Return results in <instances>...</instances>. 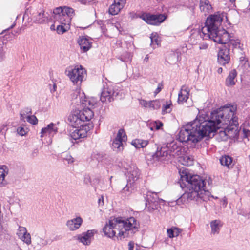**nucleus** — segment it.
<instances>
[{
  "instance_id": "obj_1",
  "label": "nucleus",
  "mask_w": 250,
  "mask_h": 250,
  "mask_svg": "<svg viewBox=\"0 0 250 250\" xmlns=\"http://www.w3.org/2000/svg\"><path fill=\"white\" fill-rule=\"evenodd\" d=\"M236 111L235 106L226 105L212 111L209 120L196 119L188 123L181 128L178 134L179 141L196 143L220 128H224V133L228 137H236L239 131Z\"/></svg>"
},
{
  "instance_id": "obj_2",
  "label": "nucleus",
  "mask_w": 250,
  "mask_h": 250,
  "mask_svg": "<svg viewBox=\"0 0 250 250\" xmlns=\"http://www.w3.org/2000/svg\"><path fill=\"white\" fill-rule=\"evenodd\" d=\"M226 16L224 13L217 12L208 18L205 26L202 28V34L200 36L204 39H210L214 42L220 44H226L229 42V50L231 48L238 49L242 51L243 45L238 39H235L224 29H220L219 26L224 17Z\"/></svg>"
},
{
  "instance_id": "obj_3",
  "label": "nucleus",
  "mask_w": 250,
  "mask_h": 250,
  "mask_svg": "<svg viewBox=\"0 0 250 250\" xmlns=\"http://www.w3.org/2000/svg\"><path fill=\"white\" fill-rule=\"evenodd\" d=\"M139 227V222L133 217L126 219L111 217L103 228L102 231L109 238H125L138 231Z\"/></svg>"
},
{
  "instance_id": "obj_4",
  "label": "nucleus",
  "mask_w": 250,
  "mask_h": 250,
  "mask_svg": "<svg viewBox=\"0 0 250 250\" xmlns=\"http://www.w3.org/2000/svg\"><path fill=\"white\" fill-rule=\"evenodd\" d=\"M180 174L181 187L182 188H187L188 191H186L177 200L178 202H185L184 200L187 199L188 202L192 200L201 202V201L199 200L200 197L199 192L202 191H206L205 181L198 175H190L186 170L180 171Z\"/></svg>"
},
{
  "instance_id": "obj_5",
  "label": "nucleus",
  "mask_w": 250,
  "mask_h": 250,
  "mask_svg": "<svg viewBox=\"0 0 250 250\" xmlns=\"http://www.w3.org/2000/svg\"><path fill=\"white\" fill-rule=\"evenodd\" d=\"M70 125L75 129L71 133V137L74 140L87 136L89 126L84 123L78 111H76L68 117Z\"/></svg>"
},
{
  "instance_id": "obj_6",
  "label": "nucleus",
  "mask_w": 250,
  "mask_h": 250,
  "mask_svg": "<svg viewBox=\"0 0 250 250\" xmlns=\"http://www.w3.org/2000/svg\"><path fill=\"white\" fill-rule=\"evenodd\" d=\"M65 73L72 83L76 85L81 84L86 75V71L81 66L67 68Z\"/></svg>"
},
{
  "instance_id": "obj_7",
  "label": "nucleus",
  "mask_w": 250,
  "mask_h": 250,
  "mask_svg": "<svg viewBox=\"0 0 250 250\" xmlns=\"http://www.w3.org/2000/svg\"><path fill=\"white\" fill-rule=\"evenodd\" d=\"M74 13V10L70 7H57L54 10V19L62 21L70 22L71 17Z\"/></svg>"
},
{
  "instance_id": "obj_8",
  "label": "nucleus",
  "mask_w": 250,
  "mask_h": 250,
  "mask_svg": "<svg viewBox=\"0 0 250 250\" xmlns=\"http://www.w3.org/2000/svg\"><path fill=\"white\" fill-rule=\"evenodd\" d=\"M118 93L116 92L112 86H104L101 93L100 100L103 103H110L114 100Z\"/></svg>"
},
{
  "instance_id": "obj_9",
  "label": "nucleus",
  "mask_w": 250,
  "mask_h": 250,
  "mask_svg": "<svg viewBox=\"0 0 250 250\" xmlns=\"http://www.w3.org/2000/svg\"><path fill=\"white\" fill-rule=\"evenodd\" d=\"M140 18L148 24L157 25L165 21L166 16L164 14L152 15L145 14H143Z\"/></svg>"
},
{
  "instance_id": "obj_10",
  "label": "nucleus",
  "mask_w": 250,
  "mask_h": 250,
  "mask_svg": "<svg viewBox=\"0 0 250 250\" xmlns=\"http://www.w3.org/2000/svg\"><path fill=\"white\" fill-rule=\"evenodd\" d=\"M72 98L76 100V103L81 104L83 107H88L91 109L96 104L95 102L86 99L84 93H81L79 90H76L73 93Z\"/></svg>"
},
{
  "instance_id": "obj_11",
  "label": "nucleus",
  "mask_w": 250,
  "mask_h": 250,
  "mask_svg": "<svg viewBox=\"0 0 250 250\" xmlns=\"http://www.w3.org/2000/svg\"><path fill=\"white\" fill-rule=\"evenodd\" d=\"M96 232L97 231L95 229L88 230L86 232L77 235L74 238L83 245L89 246L91 244L92 238Z\"/></svg>"
},
{
  "instance_id": "obj_12",
  "label": "nucleus",
  "mask_w": 250,
  "mask_h": 250,
  "mask_svg": "<svg viewBox=\"0 0 250 250\" xmlns=\"http://www.w3.org/2000/svg\"><path fill=\"white\" fill-rule=\"evenodd\" d=\"M127 136L124 129H120L117 136L112 143L113 149L117 151H120L123 149V142H125Z\"/></svg>"
},
{
  "instance_id": "obj_13",
  "label": "nucleus",
  "mask_w": 250,
  "mask_h": 250,
  "mask_svg": "<svg viewBox=\"0 0 250 250\" xmlns=\"http://www.w3.org/2000/svg\"><path fill=\"white\" fill-rule=\"evenodd\" d=\"M125 169L126 170V175L128 177L127 181L129 183H134L139 178L140 172L138 168L134 165L127 166L125 167Z\"/></svg>"
},
{
  "instance_id": "obj_14",
  "label": "nucleus",
  "mask_w": 250,
  "mask_h": 250,
  "mask_svg": "<svg viewBox=\"0 0 250 250\" xmlns=\"http://www.w3.org/2000/svg\"><path fill=\"white\" fill-rule=\"evenodd\" d=\"M230 60L229 49L226 46L220 48L218 53V62L221 65L228 63Z\"/></svg>"
},
{
  "instance_id": "obj_15",
  "label": "nucleus",
  "mask_w": 250,
  "mask_h": 250,
  "mask_svg": "<svg viewBox=\"0 0 250 250\" xmlns=\"http://www.w3.org/2000/svg\"><path fill=\"white\" fill-rule=\"evenodd\" d=\"M171 154L167 150V148L165 147H157L156 152L152 155V158L154 161H162L166 160L168 156ZM174 156V154H172Z\"/></svg>"
},
{
  "instance_id": "obj_16",
  "label": "nucleus",
  "mask_w": 250,
  "mask_h": 250,
  "mask_svg": "<svg viewBox=\"0 0 250 250\" xmlns=\"http://www.w3.org/2000/svg\"><path fill=\"white\" fill-rule=\"evenodd\" d=\"M126 0H114V2L109 6L108 12L112 15H116L123 9Z\"/></svg>"
},
{
  "instance_id": "obj_17",
  "label": "nucleus",
  "mask_w": 250,
  "mask_h": 250,
  "mask_svg": "<svg viewBox=\"0 0 250 250\" xmlns=\"http://www.w3.org/2000/svg\"><path fill=\"white\" fill-rule=\"evenodd\" d=\"M16 234L18 237L27 245H28L31 244V236L30 234L27 232L26 228L19 226Z\"/></svg>"
},
{
  "instance_id": "obj_18",
  "label": "nucleus",
  "mask_w": 250,
  "mask_h": 250,
  "mask_svg": "<svg viewBox=\"0 0 250 250\" xmlns=\"http://www.w3.org/2000/svg\"><path fill=\"white\" fill-rule=\"evenodd\" d=\"M83 219L81 217H77L70 220H68L66 225L70 231H75L81 227L83 223Z\"/></svg>"
},
{
  "instance_id": "obj_19",
  "label": "nucleus",
  "mask_w": 250,
  "mask_h": 250,
  "mask_svg": "<svg viewBox=\"0 0 250 250\" xmlns=\"http://www.w3.org/2000/svg\"><path fill=\"white\" fill-rule=\"evenodd\" d=\"M78 43L81 49L84 52L87 51L91 47V40L84 36L80 37L78 40Z\"/></svg>"
},
{
  "instance_id": "obj_20",
  "label": "nucleus",
  "mask_w": 250,
  "mask_h": 250,
  "mask_svg": "<svg viewBox=\"0 0 250 250\" xmlns=\"http://www.w3.org/2000/svg\"><path fill=\"white\" fill-rule=\"evenodd\" d=\"M45 236H42L39 235H35L33 239V246L37 250L40 249L42 247L45 246L47 244V241L45 239Z\"/></svg>"
},
{
  "instance_id": "obj_21",
  "label": "nucleus",
  "mask_w": 250,
  "mask_h": 250,
  "mask_svg": "<svg viewBox=\"0 0 250 250\" xmlns=\"http://www.w3.org/2000/svg\"><path fill=\"white\" fill-rule=\"evenodd\" d=\"M58 132V128L56 125L53 123L49 124L46 127L42 128L41 132V137H42L46 134H48L50 136H54Z\"/></svg>"
},
{
  "instance_id": "obj_22",
  "label": "nucleus",
  "mask_w": 250,
  "mask_h": 250,
  "mask_svg": "<svg viewBox=\"0 0 250 250\" xmlns=\"http://www.w3.org/2000/svg\"><path fill=\"white\" fill-rule=\"evenodd\" d=\"M189 89L185 86H183L178 94V102L179 104H183L188 99Z\"/></svg>"
},
{
  "instance_id": "obj_23",
  "label": "nucleus",
  "mask_w": 250,
  "mask_h": 250,
  "mask_svg": "<svg viewBox=\"0 0 250 250\" xmlns=\"http://www.w3.org/2000/svg\"><path fill=\"white\" fill-rule=\"evenodd\" d=\"M60 23L57 26L56 31L58 34H62L69 29L70 22L62 21L61 20H55L54 23Z\"/></svg>"
},
{
  "instance_id": "obj_24",
  "label": "nucleus",
  "mask_w": 250,
  "mask_h": 250,
  "mask_svg": "<svg viewBox=\"0 0 250 250\" xmlns=\"http://www.w3.org/2000/svg\"><path fill=\"white\" fill-rule=\"evenodd\" d=\"M80 114L83 121H88L90 120L94 116V113L91 109L87 107V108L83 107V110L78 111Z\"/></svg>"
},
{
  "instance_id": "obj_25",
  "label": "nucleus",
  "mask_w": 250,
  "mask_h": 250,
  "mask_svg": "<svg viewBox=\"0 0 250 250\" xmlns=\"http://www.w3.org/2000/svg\"><path fill=\"white\" fill-rule=\"evenodd\" d=\"M237 73L235 69L231 70L227 77L225 83L228 86H233L235 84L236 80V77L237 76Z\"/></svg>"
},
{
  "instance_id": "obj_26",
  "label": "nucleus",
  "mask_w": 250,
  "mask_h": 250,
  "mask_svg": "<svg viewBox=\"0 0 250 250\" xmlns=\"http://www.w3.org/2000/svg\"><path fill=\"white\" fill-rule=\"evenodd\" d=\"M211 234L215 235L219 234L223 224L220 220H214L210 222Z\"/></svg>"
},
{
  "instance_id": "obj_27",
  "label": "nucleus",
  "mask_w": 250,
  "mask_h": 250,
  "mask_svg": "<svg viewBox=\"0 0 250 250\" xmlns=\"http://www.w3.org/2000/svg\"><path fill=\"white\" fill-rule=\"evenodd\" d=\"M146 198V203H160L165 201L158 197L157 194L155 193H148Z\"/></svg>"
},
{
  "instance_id": "obj_28",
  "label": "nucleus",
  "mask_w": 250,
  "mask_h": 250,
  "mask_svg": "<svg viewBox=\"0 0 250 250\" xmlns=\"http://www.w3.org/2000/svg\"><path fill=\"white\" fill-rule=\"evenodd\" d=\"M7 168L6 166H0V185L4 186L6 184L5 177L8 174Z\"/></svg>"
},
{
  "instance_id": "obj_29",
  "label": "nucleus",
  "mask_w": 250,
  "mask_h": 250,
  "mask_svg": "<svg viewBox=\"0 0 250 250\" xmlns=\"http://www.w3.org/2000/svg\"><path fill=\"white\" fill-rule=\"evenodd\" d=\"M200 9L205 13H208L211 9V6L208 0H200Z\"/></svg>"
},
{
  "instance_id": "obj_30",
  "label": "nucleus",
  "mask_w": 250,
  "mask_h": 250,
  "mask_svg": "<svg viewBox=\"0 0 250 250\" xmlns=\"http://www.w3.org/2000/svg\"><path fill=\"white\" fill-rule=\"evenodd\" d=\"M220 162L222 166L229 167L232 162V158L228 155L222 156L220 159Z\"/></svg>"
},
{
  "instance_id": "obj_31",
  "label": "nucleus",
  "mask_w": 250,
  "mask_h": 250,
  "mask_svg": "<svg viewBox=\"0 0 250 250\" xmlns=\"http://www.w3.org/2000/svg\"><path fill=\"white\" fill-rule=\"evenodd\" d=\"M131 144L135 147L140 148L146 146L148 144V141L141 139H135L132 141Z\"/></svg>"
},
{
  "instance_id": "obj_32",
  "label": "nucleus",
  "mask_w": 250,
  "mask_h": 250,
  "mask_svg": "<svg viewBox=\"0 0 250 250\" xmlns=\"http://www.w3.org/2000/svg\"><path fill=\"white\" fill-rule=\"evenodd\" d=\"M35 21L38 23H42L47 21L48 19L44 15V11L43 10L39 12L37 16H35Z\"/></svg>"
},
{
  "instance_id": "obj_33",
  "label": "nucleus",
  "mask_w": 250,
  "mask_h": 250,
  "mask_svg": "<svg viewBox=\"0 0 250 250\" xmlns=\"http://www.w3.org/2000/svg\"><path fill=\"white\" fill-rule=\"evenodd\" d=\"M151 45L153 48H156L160 44V41L156 33H152L150 36Z\"/></svg>"
},
{
  "instance_id": "obj_34",
  "label": "nucleus",
  "mask_w": 250,
  "mask_h": 250,
  "mask_svg": "<svg viewBox=\"0 0 250 250\" xmlns=\"http://www.w3.org/2000/svg\"><path fill=\"white\" fill-rule=\"evenodd\" d=\"M161 103L159 100H153L148 102V107L152 110H157L160 108Z\"/></svg>"
},
{
  "instance_id": "obj_35",
  "label": "nucleus",
  "mask_w": 250,
  "mask_h": 250,
  "mask_svg": "<svg viewBox=\"0 0 250 250\" xmlns=\"http://www.w3.org/2000/svg\"><path fill=\"white\" fill-rule=\"evenodd\" d=\"M182 164L189 166L193 165V158L189 156L186 155L183 158Z\"/></svg>"
},
{
  "instance_id": "obj_36",
  "label": "nucleus",
  "mask_w": 250,
  "mask_h": 250,
  "mask_svg": "<svg viewBox=\"0 0 250 250\" xmlns=\"http://www.w3.org/2000/svg\"><path fill=\"white\" fill-rule=\"evenodd\" d=\"M158 204H146L145 209L146 211L152 212L153 210L157 209Z\"/></svg>"
},
{
  "instance_id": "obj_37",
  "label": "nucleus",
  "mask_w": 250,
  "mask_h": 250,
  "mask_svg": "<svg viewBox=\"0 0 250 250\" xmlns=\"http://www.w3.org/2000/svg\"><path fill=\"white\" fill-rule=\"evenodd\" d=\"M172 106V103L171 101L166 102V105H164L162 109V113H169L171 111V106Z\"/></svg>"
},
{
  "instance_id": "obj_38",
  "label": "nucleus",
  "mask_w": 250,
  "mask_h": 250,
  "mask_svg": "<svg viewBox=\"0 0 250 250\" xmlns=\"http://www.w3.org/2000/svg\"><path fill=\"white\" fill-rule=\"evenodd\" d=\"M27 121L33 125H36L38 123V119L34 115H28L27 116Z\"/></svg>"
},
{
  "instance_id": "obj_39",
  "label": "nucleus",
  "mask_w": 250,
  "mask_h": 250,
  "mask_svg": "<svg viewBox=\"0 0 250 250\" xmlns=\"http://www.w3.org/2000/svg\"><path fill=\"white\" fill-rule=\"evenodd\" d=\"M17 131L19 135L21 136H24L27 133L28 129L27 128H25L23 127L20 126L17 128Z\"/></svg>"
},
{
  "instance_id": "obj_40",
  "label": "nucleus",
  "mask_w": 250,
  "mask_h": 250,
  "mask_svg": "<svg viewBox=\"0 0 250 250\" xmlns=\"http://www.w3.org/2000/svg\"><path fill=\"white\" fill-rule=\"evenodd\" d=\"M133 183H129L128 181H127V184L126 186L123 189L122 192L126 194V192H129L130 191L129 188H131V186Z\"/></svg>"
},
{
  "instance_id": "obj_41",
  "label": "nucleus",
  "mask_w": 250,
  "mask_h": 250,
  "mask_svg": "<svg viewBox=\"0 0 250 250\" xmlns=\"http://www.w3.org/2000/svg\"><path fill=\"white\" fill-rule=\"evenodd\" d=\"M151 125H153V126H155V129L156 130L159 129L161 128V127L163 126L162 123L160 122H152Z\"/></svg>"
},
{
  "instance_id": "obj_42",
  "label": "nucleus",
  "mask_w": 250,
  "mask_h": 250,
  "mask_svg": "<svg viewBox=\"0 0 250 250\" xmlns=\"http://www.w3.org/2000/svg\"><path fill=\"white\" fill-rule=\"evenodd\" d=\"M167 234L168 236L170 238H172L174 237V231H173V227L170 228V229H167Z\"/></svg>"
},
{
  "instance_id": "obj_43",
  "label": "nucleus",
  "mask_w": 250,
  "mask_h": 250,
  "mask_svg": "<svg viewBox=\"0 0 250 250\" xmlns=\"http://www.w3.org/2000/svg\"><path fill=\"white\" fill-rule=\"evenodd\" d=\"M208 44L206 42H202L199 44V49L200 50H206L208 47Z\"/></svg>"
},
{
  "instance_id": "obj_44",
  "label": "nucleus",
  "mask_w": 250,
  "mask_h": 250,
  "mask_svg": "<svg viewBox=\"0 0 250 250\" xmlns=\"http://www.w3.org/2000/svg\"><path fill=\"white\" fill-rule=\"evenodd\" d=\"M173 231H174V237H177L180 233L181 232L182 230L180 229L176 228V227H173Z\"/></svg>"
},
{
  "instance_id": "obj_45",
  "label": "nucleus",
  "mask_w": 250,
  "mask_h": 250,
  "mask_svg": "<svg viewBox=\"0 0 250 250\" xmlns=\"http://www.w3.org/2000/svg\"><path fill=\"white\" fill-rule=\"evenodd\" d=\"M140 104L144 107H148V102L145 100H140Z\"/></svg>"
},
{
  "instance_id": "obj_46",
  "label": "nucleus",
  "mask_w": 250,
  "mask_h": 250,
  "mask_svg": "<svg viewBox=\"0 0 250 250\" xmlns=\"http://www.w3.org/2000/svg\"><path fill=\"white\" fill-rule=\"evenodd\" d=\"M68 163H72L74 162V159L69 155H66V157L64 158Z\"/></svg>"
},
{
  "instance_id": "obj_47",
  "label": "nucleus",
  "mask_w": 250,
  "mask_h": 250,
  "mask_svg": "<svg viewBox=\"0 0 250 250\" xmlns=\"http://www.w3.org/2000/svg\"><path fill=\"white\" fill-rule=\"evenodd\" d=\"M26 115L24 111H21L20 113L21 120L24 121L25 118H27Z\"/></svg>"
},
{
  "instance_id": "obj_48",
  "label": "nucleus",
  "mask_w": 250,
  "mask_h": 250,
  "mask_svg": "<svg viewBox=\"0 0 250 250\" xmlns=\"http://www.w3.org/2000/svg\"><path fill=\"white\" fill-rule=\"evenodd\" d=\"M170 58H171V59L174 60V61H173V62H176L177 60V56L174 53H172L170 54L169 56V59Z\"/></svg>"
},
{
  "instance_id": "obj_49",
  "label": "nucleus",
  "mask_w": 250,
  "mask_h": 250,
  "mask_svg": "<svg viewBox=\"0 0 250 250\" xmlns=\"http://www.w3.org/2000/svg\"><path fill=\"white\" fill-rule=\"evenodd\" d=\"M162 84H159L158 86V87L157 88V89H156L155 91V95H156L157 94H158V93H159L161 89H162Z\"/></svg>"
},
{
  "instance_id": "obj_50",
  "label": "nucleus",
  "mask_w": 250,
  "mask_h": 250,
  "mask_svg": "<svg viewBox=\"0 0 250 250\" xmlns=\"http://www.w3.org/2000/svg\"><path fill=\"white\" fill-rule=\"evenodd\" d=\"M22 111H24L26 115H27L31 114V113H32L31 109L30 108H28L24 109Z\"/></svg>"
},
{
  "instance_id": "obj_51",
  "label": "nucleus",
  "mask_w": 250,
  "mask_h": 250,
  "mask_svg": "<svg viewBox=\"0 0 250 250\" xmlns=\"http://www.w3.org/2000/svg\"><path fill=\"white\" fill-rule=\"evenodd\" d=\"M128 250H133L134 243L132 242H129L128 243Z\"/></svg>"
},
{
  "instance_id": "obj_52",
  "label": "nucleus",
  "mask_w": 250,
  "mask_h": 250,
  "mask_svg": "<svg viewBox=\"0 0 250 250\" xmlns=\"http://www.w3.org/2000/svg\"><path fill=\"white\" fill-rule=\"evenodd\" d=\"M84 181L85 183H86L87 184L90 182V177L89 176H87L85 177Z\"/></svg>"
},
{
  "instance_id": "obj_53",
  "label": "nucleus",
  "mask_w": 250,
  "mask_h": 250,
  "mask_svg": "<svg viewBox=\"0 0 250 250\" xmlns=\"http://www.w3.org/2000/svg\"><path fill=\"white\" fill-rule=\"evenodd\" d=\"M152 122L150 124H148V126L149 127L150 129L151 130H153L154 128H155V126H153V125H151Z\"/></svg>"
},
{
  "instance_id": "obj_54",
  "label": "nucleus",
  "mask_w": 250,
  "mask_h": 250,
  "mask_svg": "<svg viewBox=\"0 0 250 250\" xmlns=\"http://www.w3.org/2000/svg\"><path fill=\"white\" fill-rule=\"evenodd\" d=\"M222 71H223V69L221 67H220L217 70V72L219 73V74H221L222 72Z\"/></svg>"
},
{
  "instance_id": "obj_55",
  "label": "nucleus",
  "mask_w": 250,
  "mask_h": 250,
  "mask_svg": "<svg viewBox=\"0 0 250 250\" xmlns=\"http://www.w3.org/2000/svg\"><path fill=\"white\" fill-rule=\"evenodd\" d=\"M56 89V84L55 83H54L53 84V89H51V90L53 91H55Z\"/></svg>"
},
{
  "instance_id": "obj_56",
  "label": "nucleus",
  "mask_w": 250,
  "mask_h": 250,
  "mask_svg": "<svg viewBox=\"0 0 250 250\" xmlns=\"http://www.w3.org/2000/svg\"><path fill=\"white\" fill-rule=\"evenodd\" d=\"M101 202H103L104 201H103V197H101L98 200V203H100Z\"/></svg>"
},
{
  "instance_id": "obj_57",
  "label": "nucleus",
  "mask_w": 250,
  "mask_h": 250,
  "mask_svg": "<svg viewBox=\"0 0 250 250\" xmlns=\"http://www.w3.org/2000/svg\"><path fill=\"white\" fill-rule=\"evenodd\" d=\"M239 214H241L242 215H243L244 216H246L248 214L247 213H245V212H241V213H239Z\"/></svg>"
},
{
  "instance_id": "obj_58",
  "label": "nucleus",
  "mask_w": 250,
  "mask_h": 250,
  "mask_svg": "<svg viewBox=\"0 0 250 250\" xmlns=\"http://www.w3.org/2000/svg\"><path fill=\"white\" fill-rule=\"evenodd\" d=\"M2 50H3L2 48H1L0 49V55H2Z\"/></svg>"
},
{
  "instance_id": "obj_59",
  "label": "nucleus",
  "mask_w": 250,
  "mask_h": 250,
  "mask_svg": "<svg viewBox=\"0 0 250 250\" xmlns=\"http://www.w3.org/2000/svg\"><path fill=\"white\" fill-rule=\"evenodd\" d=\"M244 65H247L248 66H249L248 63L247 62V61H245Z\"/></svg>"
},
{
  "instance_id": "obj_60",
  "label": "nucleus",
  "mask_w": 250,
  "mask_h": 250,
  "mask_svg": "<svg viewBox=\"0 0 250 250\" xmlns=\"http://www.w3.org/2000/svg\"><path fill=\"white\" fill-rule=\"evenodd\" d=\"M214 198V197H213V196H211V197H209V201H212L211 200L210 198Z\"/></svg>"
},
{
  "instance_id": "obj_61",
  "label": "nucleus",
  "mask_w": 250,
  "mask_h": 250,
  "mask_svg": "<svg viewBox=\"0 0 250 250\" xmlns=\"http://www.w3.org/2000/svg\"><path fill=\"white\" fill-rule=\"evenodd\" d=\"M223 202H226V198L225 197H224L223 199Z\"/></svg>"
},
{
  "instance_id": "obj_62",
  "label": "nucleus",
  "mask_w": 250,
  "mask_h": 250,
  "mask_svg": "<svg viewBox=\"0 0 250 250\" xmlns=\"http://www.w3.org/2000/svg\"><path fill=\"white\" fill-rule=\"evenodd\" d=\"M231 2H233L235 1V0H229Z\"/></svg>"
},
{
  "instance_id": "obj_63",
  "label": "nucleus",
  "mask_w": 250,
  "mask_h": 250,
  "mask_svg": "<svg viewBox=\"0 0 250 250\" xmlns=\"http://www.w3.org/2000/svg\"><path fill=\"white\" fill-rule=\"evenodd\" d=\"M148 59V57H146L145 60H147Z\"/></svg>"
},
{
  "instance_id": "obj_64",
  "label": "nucleus",
  "mask_w": 250,
  "mask_h": 250,
  "mask_svg": "<svg viewBox=\"0 0 250 250\" xmlns=\"http://www.w3.org/2000/svg\"><path fill=\"white\" fill-rule=\"evenodd\" d=\"M112 176H111L110 178V180L111 181V179L112 178Z\"/></svg>"
}]
</instances>
